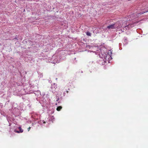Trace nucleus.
<instances>
[{"mask_svg": "<svg viewBox=\"0 0 148 148\" xmlns=\"http://www.w3.org/2000/svg\"><path fill=\"white\" fill-rule=\"evenodd\" d=\"M114 25L115 29L117 28L118 29H119L122 27L123 25V22L122 21H118L114 23Z\"/></svg>", "mask_w": 148, "mask_h": 148, "instance_id": "f257e3e1", "label": "nucleus"}, {"mask_svg": "<svg viewBox=\"0 0 148 148\" xmlns=\"http://www.w3.org/2000/svg\"><path fill=\"white\" fill-rule=\"evenodd\" d=\"M107 28L109 29H115V28L114 27V24L110 25L107 27Z\"/></svg>", "mask_w": 148, "mask_h": 148, "instance_id": "f03ea898", "label": "nucleus"}, {"mask_svg": "<svg viewBox=\"0 0 148 148\" xmlns=\"http://www.w3.org/2000/svg\"><path fill=\"white\" fill-rule=\"evenodd\" d=\"M51 87L52 90H54L57 88V85L55 83L52 84Z\"/></svg>", "mask_w": 148, "mask_h": 148, "instance_id": "7ed1b4c3", "label": "nucleus"}, {"mask_svg": "<svg viewBox=\"0 0 148 148\" xmlns=\"http://www.w3.org/2000/svg\"><path fill=\"white\" fill-rule=\"evenodd\" d=\"M62 108V106H58V107L57 109H56V110L57 111H59Z\"/></svg>", "mask_w": 148, "mask_h": 148, "instance_id": "20e7f679", "label": "nucleus"}, {"mask_svg": "<svg viewBox=\"0 0 148 148\" xmlns=\"http://www.w3.org/2000/svg\"><path fill=\"white\" fill-rule=\"evenodd\" d=\"M18 129L19 130V131L21 133H22L23 132V130L21 128V127H19Z\"/></svg>", "mask_w": 148, "mask_h": 148, "instance_id": "39448f33", "label": "nucleus"}, {"mask_svg": "<svg viewBox=\"0 0 148 148\" xmlns=\"http://www.w3.org/2000/svg\"><path fill=\"white\" fill-rule=\"evenodd\" d=\"M148 12V10H147L146 11H142L141 12H140V13H139L138 14H143L145 13V12Z\"/></svg>", "mask_w": 148, "mask_h": 148, "instance_id": "423d86ee", "label": "nucleus"}, {"mask_svg": "<svg viewBox=\"0 0 148 148\" xmlns=\"http://www.w3.org/2000/svg\"><path fill=\"white\" fill-rule=\"evenodd\" d=\"M86 34L88 36H91V34L89 32H87Z\"/></svg>", "mask_w": 148, "mask_h": 148, "instance_id": "0eeeda50", "label": "nucleus"}, {"mask_svg": "<svg viewBox=\"0 0 148 148\" xmlns=\"http://www.w3.org/2000/svg\"><path fill=\"white\" fill-rule=\"evenodd\" d=\"M14 132H15L18 133H21L19 131H17V130H14Z\"/></svg>", "mask_w": 148, "mask_h": 148, "instance_id": "6e6552de", "label": "nucleus"}, {"mask_svg": "<svg viewBox=\"0 0 148 148\" xmlns=\"http://www.w3.org/2000/svg\"><path fill=\"white\" fill-rule=\"evenodd\" d=\"M30 128H31L30 127H29L28 128L27 130H28V131H29V130L30 129Z\"/></svg>", "mask_w": 148, "mask_h": 148, "instance_id": "1a4fd4ad", "label": "nucleus"}, {"mask_svg": "<svg viewBox=\"0 0 148 148\" xmlns=\"http://www.w3.org/2000/svg\"><path fill=\"white\" fill-rule=\"evenodd\" d=\"M59 100V98H58L57 99L56 101H58Z\"/></svg>", "mask_w": 148, "mask_h": 148, "instance_id": "9d476101", "label": "nucleus"}, {"mask_svg": "<svg viewBox=\"0 0 148 148\" xmlns=\"http://www.w3.org/2000/svg\"><path fill=\"white\" fill-rule=\"evenodd\" d=\"M42 121L43 122V123H46V122L45 121H44L43 120H42Z\"/></svg>", "mask_w": 148, "mask_h": 148, "instance_id": "9b49d317", "label": "nucleus"}, {"mask_svg": "<svg viewBox=\"0 0 148 148\" xmlns=\"http://www.w3.org/2000/svg\"><path fill=\"white\" fill-rule=\"evenodd\" d=\"M1 45V44L0 43V45Z\"/></svg>", "mask_w": 148, "mask_h": 148, "instance_id": "f8f14e48", "label": "nucleus"}]
</instances>
